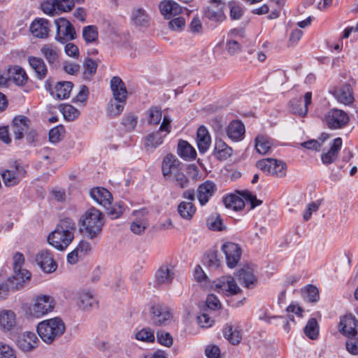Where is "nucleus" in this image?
Segmentation results:
<instances>
[{"label":"nucleus","instance_id":"41","mask_svg":"<svg viewBox=\"0 0 358 358\" xmlns=\"http://www.w3.org/2000/svg\"><path fill=\"white\" fill-rule=\"evenodd\" d=\"M31 278V273L22 268L14 270V274L10 278V282L13 287L19 289L21 287L24 282L29 280Z\"/></svg>","mask_w":358,"mask_h":358},{"label":"nucleus","instance_id":"56","mask_svg":"<svg viewBox=\"0 0 358 358\" xmlns=\"http://www.w3.org/2000/svg\"><path fill=\"white\" fill-rule=\"evenodd\" d=\"M96 69L97 64L94 60L91 59H87L84 63V78L88 80L90 79L92 76L95 73Z\"/></svg>","mask_w":358,"mask_h":358},{"label":"nucleus","instance_id":"18","mask_svg":"<svg viewBox=\"0 0 358 358\" xmlns=\"http://www.w3.org/2000/svg\"><path fill=\"white\" fill-rule=\"evenodd\" d=\"M217 189L215 184L206 180L201 184L196 190V197L201 206H204L213 196Z\"/></svg>","mask_w":358,"mask_h":358},{"label":"nucleus","instance_id":"15","mask_svg":"<svg viewBox=\"0 0 358 358\" xmlns=\"http://www.w3.org/2000/svg\"><path fill=\"white\" fill-rule=\"evenodd\" d=\"M36 262L45 273H52L57 268L52 254L48 250H41L36 255Z\"/></svg>","mask_w":358,"mask_h":358},{"label":"nucleus","instance_id":"57","mask_svg":"<svg viewBox=\"0 0 358 358\" xmlns=\"http://www.w3.org/2000/svg\"><path fill=\"white\" fill-rule=\"evenodd\" d=\"M136 338L144 342H153L155 340L154 332L150 329H143L136 333Z\"/></svg>","mask_w":358,"mask_h":358},{"label":"nucleus","instance_id":"50","mask_svg":"<svg viewBox=\"0 0 358 358\" xmlns=\"http://www.w3.org/2000/svg\"><path fill=\"white\" fill-rule=\"evenodd\" d=\"M162 110L156 107H152L148 111V122L149 124H158L162 120Z\"/></svg>","mask_w":358,"mask_h":358},{"label":"nucleus","instance_id":"55","mask_svg":"<svg viewBox=\"0 0 358 358\" xmlns=\"http://www.w3.org/2000/svg\"><path fill=\"white\" fill-rule=\"evenodd\" d=\"M185 26V20L182 17H174L169 22V27L174 31H182Z\"/></svg>","mask_w":358,"mask_h":358},{"label":"nucleus","instance_id":"9","mask_svg":"<svg viewBox=\"0 0 358 358\" xmlns=\"http://www.w3.org/2000/svg\"><path fill=\"white\" fill-rule=\"evenodd\" d=\"M26 170L18 162H15L8 169H4L1 172L3 182L6 187H13L17 185L25 176Z\"/></svg>","mask_w":358,"mask_h":358},{"label":"nucleus","instance_id":"59","mask_svg":"<svg viewBox=\"0 0 358 358\" xmlns=\"http://www.w3.org/2000/svg\"><path fill=\"white\" fill-rule=\"evenodd\" d=\"M157 339L160 344L166 347H170L173 343L172 336L164 331H159L157 333Z\"/></svg>","mask_w":358,"mask_h":358},{"label":"nucleus","instance_id":"14","mask_svg":"<svg viewBox=\"0 0 358 358\" xmlns=\"http://www.w3.org/2000/svg\"><path fill=\"white\" fill-rule=\"evenodd\" d=\"M343 144L342 138L340 137L334 138L330 143L328 150H324L321 154L322 162L327 166L334 163L338 157Z\"/></svg>","mask_w":358,"mask_h":358},{"label":"nucleus","instance_id":"64","mask_svg":"<svg viewBox=\"0 0 358 358\" xmlns=\"http://www.w3.org/2000/svg\"><path fill=\"white\" fill-rule=\"evenodd\" d=\"M346 350L353 355H358V340L350 338L345 343Z\"/></svg>","mask_w":358,"mask_h":358},{"label":"nucleus","instance_id":"5","mask_svg":"<svg viewBox=\"0 0 358 358\" xmlns=\"http://www.w3.org/2000/svg\"><path fill=\"white\" fill-rule=\"evenodd\" d=\"M55 306L54 299L49 295L36 296L29 308L30 315L36 318L42 317L51 313Z\"/></svg>","mask_w":358,"mask_h":358},{"label":"nucleus","instance_id":"25","mask_svg":"<svg viewBox=\"0 0 358 358\" xmlns=\"http://www.w3.org/2000/svg\"><path fill=\"white\" fill-rule=\"evenodd\" d=\"M50 23L48 20L40 18L34 20L30 26V31L37 38H46L50 32Z\"/></svg>","mask_w":358,"mask_h":358},{"label":"nucleus","instance_id":"31","mask_svg":"<svg viewBox=\"0 0 358 358\" xmlns=\"http://www.w3.org/2000/svg\"><path fill=\"white\" fill-rule=\"evenodd\" d=\"M152 314L153 323L157 325L165 324L171 317L169 310L160 305H156L152 307Z\"/></svg>","mask_w":358,"mask_h":358},{"label":"nucleus","instance_id":"38","mask_svg":"<svg viewBox=\"0 0 358 358\" xmlns=\"http://www.w3.org/2000/svg\"><path fill=\"white\" fill-rule=\"evenodd\" d=\"M223 202L226 208L233 209L234 210H239L245 206V199L241 195L231 194L223 199Z\"/></svg>","mask_w":358,"mask_h":358},{"label":"nucleus","instance_id":"22","mask_svg":"<svg viewBox=\"0 0 358 358\" xmlns=\"http://www.w3.org/2000/svg\"><path fill=\"white\" fill-rule=\"evenodd\" d=\"M91 198L105 208L111 204L113 196L109 191L103 187H94L90 192Z\"/></svg>","mask_w":358,"mask_h":358},{"label":"nucleus","instance_id":"49","mask_svg":"<svg viewBox=\"0 0 358 358\" xmlns=\"http://www.w3.org/2000/svg\"><path fill=\"white\" fill-rule=\"evenodd\" d=\"M83 36L87 43L95 41L98 38L96 27L93 25L85 27L83 29Z\"/></svg>","mask_w":358,"mask_h":358},{"label":"nucleus","instance_id":"53","mask_svg":"<svg viewBox=\"0 0 358 358\" xmlns=\"http://www.w3.org/2000/svg\"><path fill=\"white\" fill-rule=\"evenodd\" d=\"M207 225L213 231H222L224 229L222 220L219 215L210 216L207 220Z\"/></svg>","mask_w":358,"mask_h":358},{"label":"nucleus","instance_id":"8","mask_svg":"<svg viewBox=\"0 0 358 358\" xmlns=\"http://www.w3.org/2000/svg\"><path fill=\"white\" fill-rule=\"evenodd\" d=\"M56 26L55 39L61 43L72 41L76 38V30L71 22L64 17L55 20Z\"/></svg>","mask_w":358,"mask_h":358},{"label":"nucleus","instance_id":"43","mask_svg":"<svg viewBox=\"0 0 358 358\" xmlns=\"http://www.w3.org/2000/svg\"><path fill=\"white\" fill-rule=\"evenodd\" d=\"M196 207L190 201H182L178 206V213L180 216L186 220H190L194 215Z\"/></svg>","mask_w":358,"mask_h":358},{"label":"nucleus","instance_id":"27","mask_svg":"<svg viewBox=\"0 0 358 358\" xmlns=\"http://www.w3.org/2000/svg\"><path fill=\"white\" fill-rule=\"evenodd\" d=\"M223 335L232 345L238 344L242 339V333L238 324L231 322L225 324L223 329Z\"/></svg>","mask_w":358,"mask_h":358},{"label":"nucleus","instance_id":"45","mask_svg":"<svg viewBox=\"0 0 358 358\" xmlns=\"http://www.w3.org/2000/svg\"><path fill=\"white\" fill-rule=\"evenodd\" d=\"M277 165V159L273 158H265L257 162V167L263 172L273 176L275 168Z\"/></svg>","mask_w":358,"mask_h":358},{"label":"nucleus","instance_id":"20","mask_svg":"<svg viewBox=\"0 0 358 358\" xmlns=\"http://www.w3.org/2000/svg\"><path fill=\"white\" fill-rule=\"evenodd\" d=\"M45 88L50 91L51 94L56 99H64L69 96L70 92L73 88V84L68 81H62L57 83L54 90L50 89V84L47 80L45 82Z\"/></svg>","mask_w":358,"mask_h":358},{"label":"nucleus","instance_id":"61","mask_svg":"<svg viewBox=\"0 0 358 358\" xmlns=\"http://www.w3.org/2000/svg\"><path fill=\"white\" fill-rule=\"evenodd\" d=\"M205 354L208 358H219L220 350L218 346L209 345L206 348Z\"/></svg>","mask_w":358,"mask_h":358},{"label":"nucleus","instance_id":"51","mask_svg":"<svg viewBox=\"0 0 358 358\" xmlns=\"http://www.w3.org/2000/svg\"><path fill=\"white\" fill-rule=\"evenodd\" d=\"M0 358H17L15 350L4 341H0Z\"/></svg>","mask_w":358,"mask_h":358},{"label":"nucleus","instance_id":"60","mask_svg":"<svg viewBox=\"0 0 358 358\" xmlns=\"http://www.w3.org/2000/svg\"><path fill=\"white\" fill-rule=\"evenodd\" d=\"M230 17L232 20H239L243 14V10L240 6L236 3H230Z\"/></svg>","mask_w":358,"mask_h":358},{"label":"nucleus","instance_id":"42","mask_svg":"<svg viewBox=\"0 0 358 358\" xmlns=\"http://www.w3.org/2000/svg\"><path fill=\"white\" fill-rule=\"evenodd\" d=\"M178 153L185 159H195L196 156L194 148L187 141L182 140L178 142Z\"/></svg>","mask_w":358,"mask_h":358},{"label":"nucleus","instance_id":"33","mask_svg":"<svg viewBox=\"0 0 358 358\" xmlns=\"http://www.w3.org/2000/svg\"><path fill=\"white\" fill-rule=\"evenodd\" d=\"M211 138L208 131L205 127H200L197 130L196 143L201 153L206 152L210 145Z\"/></svg>","mask_w":358,"mask_h":358},{"label":"nucleus","instance_id":"28","mask_svg":"<svg viewBox=\"0 0 358 358\" xmlns=\"http://www.w3.org/2000/svg\"><path fill=\"white\" fill-rule=\"evenodd\" d=\"M333 94L336 100L344 105H350L354 101L352 87L350 85H344L336 89Z\"/></svg>","mask_w":358,"mask_h":358},{"label":"nucleus","instance_id":"62","mask_svg":"<svg viewBox=\"0 0 358 358\" xmlns=\"http://www.w3.org/2000/svg\"><path fill=\"white\" fill-rule=\"evenodd\" d=\"M122 124L127 129L132 130L137 124V117L133 115H127L124 117Z\"/></svg>","mask_w":358,"mask_h":358},{"label":"nucleus","instance_id":"4","mask_svg":"<svg viewBox=\"0 0 358 358\" xmlns=\"http://www.w3.org/2000/svg\"><path fill=\"white\" fill-rule=\"evenodd\" d=\"M171 122L169 117H164L159 129L145 137L143 145L146 151L152 152L163 143L164 138L171 132Z\"/></svg>","mask_w":358,"mask_h":358},{"label":"nucleus","instance_id":"52","mask_svg":"<svg viewBox=\"0 0 358 358\" xmlns=\"http://www.w3.org/2000/svg\"><path fill=\"white\" fill-rule=\"evenodd\" d=\"M64 127L59 125L50 129L49 132V139L51 143H56L59 142L64 137Z\"/></svg>","mask_w":358,"mask_h":358},{"label":"nucleus","instance_id":"37","mask_svg":"<svg viewBox=\"0 0 358 358\" xmlns=\"http://www.w3.org/2000/svg\"><path fill=\"white\" fill-rule=\"evenodd\" d=\"M8 76L9 80L18 86L24 85L28 78L25 71L19 66L10 67L8 70Z\"/></svg>","mask_w":358,"mask_h":358},{"label":"nucleus","instance_id":"47","mask_svg":"<svg viewBox=\"0 0 358 358\" xmlns=\"http://www.w3.org/2000/svg\"><path fill=\"white\" fill-rule=\"evenodd\" d=\"M168 180L171 181L176 187L180 189L186 188L189 185V180L182 172V169L170 177Z\"/></svg>","mask_w":358,"mask_h":358},{"label":"nucleus","instance_id":"54","mask_svg":"<svg viewBox=\"0 0 358 358\" xmlns=\"http://www.w3.org/2000/svg\"><path fill=\"white\" fill-rule=\"evenodd\" d=\"M62 111L65 119L69 121L74 120L80 115L79 110L71 105H64Z\"/></svg>","mask_w":358,"mask_h":358},{"label":"nucleus","instance_id":"26","mask_svg":"<svg viewBox=\"0 0 358 358\" xmlns=\"http://www.w3.org/2000/svg\"><path fill=\"white\" fill-rule=\"evenodd\" d=\"M29 120L23 115L15 117L13 120L12 131L15 139H21L29 127Z\"/></svg>","mask_w":358,"mask_h":358},{"label":"nucleus","instance_id":"16","mask_svg":"<svg viewBox=\"0 0 358 358\" xmlns=\"http://www.w3.org/2000/svg\"><path fill=\"white\" fill-rule=\"evenodd\" d=\"M181 169L182 164L175 155L168 154L164 157L162 164V171L166 180Z\"/></svg>","mask_w":358,"mask_h":358},{"label":"nucleus","instance_id":"23","mask_svg":"<svg viewBox=\"0 0 358 358\" xmlns=\"http://www.w3.org/2000/svg\"><path fill=\"white\" fill-rule=\"evenodd\" d=\"M236 276L238 280L248 289H252L257 285V277L253 273V269L248 266L238 270Z\"/></svg>","mask_w":358,"mask_h":358},{"label":"nucleus","instance_id":"29","mask_svg":"<svg viewBox=\"0 0 358 358\" xmlns=\"http://www.w3.org/2000/svg\"><path fill=\"white\" fill-rule=\"evenodd\" d=\"M312 93L308 92L304 95V106H302L301 99H294L291 101V110L292 113L300 116H305L308 112V106L311 103Z\"/></svg>","mask_w":358,"mask_h":358},{"label":"nucleus","instance_id":"21","mask_svg":"<svg viewBox=\"0 0 358 358\" xmlns=\"http://www.w3.org/2000/svg\"><path fill=\"white\" fill-rule=\"evenodd\" d=\"M159 8L166 19L174 17L182 12V8L173 0H164L159 3Z\"/></svg>","mask_w":358,"mask_h":358},{"label":"nucleus","instance_id":"46","mask_svg":"<svg viewBox=\"0 0 358 358\" xmlns=\"http://www.w3.org/2000/svg\"><path fill=\"white\" fill-rule=\"evenodd\" d=\"M303 331L305 335L310 339H316L319 334V327L317 320L315 318L309 319Z\"/></svg>","mask_w":358,"mask_h":358},{"label":"nucleus","instance_id":"3","mask_svg":"<svg viewBox=\"0 0 358 358\" xmlns=\"http://www.w3.org/2000/svg\"><path fill=\"white\" fill-rule=\"evenodd\" d=\"M36 331L44 343L51 344L64 333L65 324L61 318L53 317L40 322Z\"/></svg>","mask_w":358,"mask_h":358},{"label":"nucleus","instance_id":"2","mask_svg":"<svg viewBox=\"0 0 358 358\" xmlns=\"http://www.w3.org/2000/svg\"><path fill=\"white\" fill-rule=\"evenodd\" d=\"M76 231L75 222L69 218H64L57 224L55 229L48 237V243L58 250H64L71 243Z\"/></svg>","mask_w":358,"mask_h":358},{"label":"nucleus","instance_id":"44","mask_svg":"<svg viewBox=\"0 0 358 358\" xmlns=\"http://www.w3.org/2000/svg\"><path fill=\"white\" fill-rule=\"evenodd\" d=\"M131 20L137 26L145 27L149 22V16L142 8H135L132 11Z\"/></svg>","mask_w":358,"mask_h":358},{"label":"nucleus","instance_id":"12","mask_svg":"<svg viewBox=\"0 0 358 358\" xmlns=\"http://www.w3.org/2000/svg\"><path fill=\"white\" fill-rule=\"evenodd\" d=\"M74 300L76 306L83 310H88L98 304L94 293L88 289L78 291Z\"/></svg>","mask_w":358,"mask_h":358},{"label":"nucleus","instance_id":"36","mask_svg":"<svg viewBox=\"0 0 358 358\" xmlns=\"http://www.w3.org/2000/svg\"><path fill=\"white\" fill-rule=\"evenodd\" d=\"M232 154V148L220 138H216L213 155L219 160H226Z\"/></svg>","mask_w":358,"mask_h":358},{"label":"nucleus","instance_id":"17","mask_svg":"<svg viewBox=\"0 0 358 358\" xmlns=\"http://www.w3.org/2000/svg\"><path fill=\"white\" fill-rule=\"evenodd\" d=\"M38 341L35 333L24 331L19 335L17 345L23 352H31L37 347Z\"/></svg>","mask_w":358,"mask_h":358},{"label":"nucleus","instance_id":"48","mask_svg":"<svg viewBox=\"0 0 358 358\" xmlns=\"http://www.w3.org/2000/svg\"><path fill=\"white\" fill-rule=\"evenodd\" d=\"M126 101H110L107 107V112L110 117H116L123 111Z\"/></svg>","mask_w":358,"mask_h":358},{"label":"nucleus","instance_id":"19","mask_svg":"<svg viewBox=\"0 0 358 358\" xmlns=\"http://www.w3.org/2000/svg\"><path fill=\"white\" fill-rule=\"evenodd\" d=\"M174 278V266L171 264L162 265L155 273V282L158 285H169Z\"/></svg>","mask_w":358,"mask_h":358},{"label":"nucleus","instance_id":"10","mask_svg":"<svg viewBox=\"0 0 358 358\" xmlns=\"http://www.w3.org/2000/svg\"><path fill=\"white\" fill-rule=\"evenodd\" d=\"M73 8V0H48L41 3L42 10L50 16H55L63 12H69Z\"/></svg>","mask_w":358,"mask_h":358},{"label":"nucleus","instance_id":"58","mask_svg":"<svg viewBox=\"0 0 358 358\" xmlns=\"http://www.w3.org/2000/svg\"><path fill=\"white\" fill-rule=\"evenodd\" d=\"M321 205V201L317 200L310 203L306 208V211L303 215V220L308 221L310 219L313 213L317 212Z\"/></svg>","mask_w":358,"mask_h":358},{"label":"nucleus","instance_id":"6","mask_svg":"<svg viewBox=\"0 0 358 358\" xmlns=\"http://www.w3.org/2000/svg\"><path fill=\"white\" fill-rule=\"evenodd\" d=\"M211 287L215 291L225 296H232L242 293V289L231 275H224L216 279L213 282Z\"/></svg>","mask_w":358,"mask_h":358},{"label":"nucleus","instance_id":"7","mask_svg":"<svg viewBox=\"0 0 358 358\" xmlns=\"http://www.w3.org/2000/svg\"><path fill=\"white\" fill-rule=\"evenodd\" d=\"M322 121L330 129H340L348 125L350 117L344 110L334 108L325 113Z\"/></svg>","mask_w":358,"mask_h":358},{"label":"nucleus","instance_id":"35","mask_svg":"<svg viewBox=\"0 0 358 358\" xmlns=\"http://www.w3.org/2000/svg\"><path fill=\"white\" fill-rule=\"evenodd\" d=\"M340 327L344 334L354 336L358 331V321L352 315L345 316L341 320Z\"/></svg>","mask_w":358,"mask_h":358},{"label":"nucleus","instance_id":"1","mask_svg":"<svg viewBox=\"0 0 358 358\" xmlns=\"http://www.w3.org/2000/svg\"><path fill=\"white\" fill-rule=\"evenodd\" d=\"M104 223V215L94 207L86 210L78 221L80 231L90 240L100 236Z\"/></svg>","mask_w":358,"mask_h":358},{"label":"nucleus","instance_id":"11","mask_svg":"<svg viewBox=\"0 0 358 358\" xmlns=\"http://www.w3.org/2000/svg\"><path fill=\"white\" fill-rule=\"evenodd\" d=\"M222 251L224 252L227 266L233 268L236 266L241 257V248L235 243L227 242L222 246Z\"/></svg>","mask_w":358,"mask_h":358},{"label":"nucleus","instance_id":"40","mask_svg":"<svg viewBox=\"0 0 358 358\" xmlns=\"http://www.w3.org/2000/svg\"><path fill=\"white\" fill-rule=\"evenodd\" d=\"M273 146V140L267 136L258 135L255 138V148L261 155L268 154Z\"/></svg>","mask_w":358,"mask_h":358},{"label":"nucleus","instance_id":"13","mask_svg":"<svg viewBox=\"0 0 358 358\" xmlns=\"http://www.w3.org/2000/svg\"><path fill=\"white\" fill-rule=\"evenodd\" d=\"M148 215V211L145 208L133 212L134 219L131 223L130 229L134 234L141 235L145 232L149 226Z\"/></svg>","mask_w":358,"mask_h":358},{"label":"nucleus","instance_id":"32","mask_svg":"<svg viewBox=\"0 0 358 358\" xmlns=\"http://www.w3.org/2000/svg\"><path fill=\"white\" fill-rule=\"evenodd\" d=\"M16 324V317L14 312L3 310L0 312V329L3 331H10Z\"/></svg>","mask_w":358,"mask_h":358},{"label":"nucleus","instance_id":"63","mask_svg":"<svg viewBox=\"0 0 358 358\" xmlns=\"http://www.w3.org/2000/svg\"><path fill=\"white\" fill-rule=\"evenodd\" d=\"M206 305L211 310L220 308L221 303L218 298L214 294H209L206 299Z\"/></svg>","mask_w":358,"mask_h":358},{"label":"nucleus","instance_id":"30","mask_svg":"<svg viewBox=\"0 0 358 358\" xmlns=\"http://www.w3.org/2000/svg\"><path fill=\"white\" fill-rule=\"evenodd\" d=\"M245 132V126L240 120L231 122L227 129L228 137L234 141H241L244 137Z\"/></svg>","mask_w":358,"mask_h":358},{"label":"nucleus","instance_id":"24","mask_svg":"<svg viewBox=\"0 0 358 358\" xmlns=\"http://www.w3.org/2000/svg\"><path fill=\"white\" fill-rule=\"evenodd\" d=\"M110 88L115 101H126L127 90L124 82L120 77L114 76L110 80Z\"/></svg>","mask_w":358,"mask_h":358},{"label":"nucleus","instance_id":"34","mask_svg":"<svg viewBox=\"0 0 358 358\" xmlns=\"http://www.w3.org/2000/svg\"><path fill=\"white\" fill-rule=\"evenodd\" d=\"M28 62L34 71L36 76L39 80L44 79L48 73V68L43 59L36 57H29Z\"/></svg>","mask_w":358,"mask_h":358},{"label":"nucleus","instance_id":"39","mask_svg":"<svg viewBox=\"0 0 358 358\" xmlns=\"http://www.w3.org/2000/svg\"><path fill=\"white\" fill-rule=\"evenodd\" d=\"M41 52L50 65L58 63L59 50L56 45L51 43L45 44L41 48Z\"/></svg>","mask_w":358,"mask_h":358}]
</instances>
